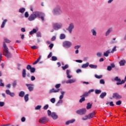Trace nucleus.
Returning a JSON list of instances; mask_svg holds the SVG:
<instances>
[{"instance_id": "1", "label": "nucleus", "mask_w": 126, "mask_h": 126, "mask_svg": "<svg viewBox=\"0 0 126 126\" xmlns=\"http://www.w3.org/2000/svg\"><path fill=\"white\" fill-rule=\"evenodd\" d=\"M2 48H3L4 52H5V54L4 55L5 57L7 58V59H11V58H12V54L9 52L8 48L5 42H3Z\"/></svg>"}, {"instance_id": "2", "label": "nucleus", "mask_w": 126, "mask_h": 126, "mask_svg": "<svg viewBox=\"0 0 126 126\" xmlns=\"http://www.w3.org/2000/svg\"><path fill=\"white\" fill-rule=\"evenodd\" d=\"M32 13L34 14V16H35V18H40L42 21H44L45 20L44 17L45 16V14L44 13H42V12L35 11L34 12H32Z\"/></svg>"}, {"instance_id": "3", "label": "nucleus", "mask_w": 126, "mask_h": 126, "mask_svg": "<svg viewBox=\"0 0 126 126\" xmlns=\"http://www.w3.org/2000/svg\"><path fill=\"white\" fill-rule=\"evenodd\" d=\"M52 13L54 15H60V14H62L63 11L62 10L61 6H57L55 7L52 10Z\"/></svg>"}, {"instance_id": "4", "label": "nucleus", "mask_w": 126, "mask_h": 126, "mask_svg": "<svg viewBox=\"0 0 126 126\" xmlns=\"http://www.w3.org/2000/svg\"><path fill=\"white\" fill-rule=\"evenodd\" d=\"M52 27L54 30L58 31L63 28V24L62 23H54L52 24Z\"/></svg>"}, {"instance_id": "5", "label": "nucleus", "mask_w": 126, "mask_h": 126, "mask_svg": "<svg viewBox=\"0 0 126 126\" xmlns=\"http://www.w3.org/2000/svg\"><path fill=\"white\" fill-rule=\"evenodd\" d=\"M61 95H60L59 97V100L56 104V106H57L58 107H59V106H61V105L63 104V101L62 99L63 98V96H64V94H65V92L63 91H61Z\"/></svg>"}, {"instance_id": "6", "label": "nucleus", "mask_w": 126, "mask_h": 126, "mask_svg": "<svg viewBox=\"0 0 126 126\" xmlns=\"http://www.w3.org/2000/svg\"><path fill=\"white\" fill-rule=\"evenodd\" d=\"M47 114L48 115L49 117H51L53 120H57V119L59 118V117L56 112H52L50 110H47Z\"/></svg>"}, {"instance_id": "7", "label": "nucleus", "mask_w": 126, "mask_h": 126, "mask_svg": "<svg viewBox=\"0 0 126 126\" xmlns=\"http://www.w3.org/2000/svg\"><path fill=\"white\" fill-rule=\"evenodd\" d=\"M63 46L64 48L69 49V48L72 46V43L69 41H65L63 42Z\"/></svg>"}, {"instance_id": "8", "label": "nucleus", "mask_w": 126, "mask_h": 126, "mask_svg": "<svg viewBox=\"0 0 126 126\" xmlns=\"http://www.w3.org/2000/svg\"><path fill=\"white\" fill-rule=\"evenodd\" d=\"M114 81H117L118 82L116 83L117 85H122V84H124L125 82H126L125 80H121L119 78V77H116L114 78Z\"/></svg>"}, {"instance_id": "9", "label": "nucleus", "mask_w": 126, "mask_h": 126, "mask_svg": "<svg viewBox=\"0 0 126 126\" xmlns=\"http://www.w3.org/2000/svg\"><path fill=\"white\" fill-rule=\"evenodd\" d=\"M73 29H74V24L73 23H71L69 24L68 27L66 29V30L68 31L70 34H71Z\"/></svg>"}, {"instance_id": "10", "label": "nucleus", "mask_w": 126, "mask_h": 126, "mask_svg": "<svg viewBox=\"0 0 126 126\" xmlns=\"http://www.w3.org/2000/svg\"><path fill=\"white\" fill-rule=\"evenodd\" d=\"M26 86L28 87L29 91L32 92L34 90V84H26Z\"/></svg>"}, {"instance_id": "11", "label": "nucleus", "mask_w": 126, "mask_h": 126, "mask_svg": "<svg viewBox=\"0 0 126 126\" xmlns=\"http://www.w3.org/2000/svg\"><path fill=\"white\" fill-rule=\"evenodd\" d=\"M112 98H114V99H116L117 100H120V99H122L123 98V96L118 93H114L113 94Z\"/></svg>"}, {"instance_id": "12", "label": "nucleus", "mask_w": 126, "mask_h": 126, "mask_svg": "<svg viewBox=\"0 0 126 126\" xmlns=\"http://www.w3.org/2000/svg\"><path fill=\"white\" fill-rule=\"evenodd\" d=\"M86 113V109L85 108H83L80 110H78L76 111V114L78 115H84Z\"/></svg>"}, {"instance_id": "13", "label": "nucleus", "mask_w": 126, "mask_h": 126, "mask_svg": "<svg viewBox=\"0 0 126 126\" xmlns=\"http://www.w3.org/2000/svg\"><path fill=\"white\" fill-rule=\"evenodd\" d=\"M49 122V119L47 117H42L39 120L40 124H44V123H48Z\"/></svg>"}, {"instance_id": "14", "label": "nucleus", "mask_w": 126, "mask_h": 126, "mask_svg": "<svg viewBox=\"0 0 126 126\" xmlns=\"http://www.w3.org/2000/svg\"><path fill=\"white\" fill-rule=\"evenodd\" d=\"M91 32L93 35V36H94V37H96L97 36V29L96 28H94L91 29Z\"/></svg>"}, {"instance_id": "15", "label": "nucleus", "mask_w": 126, "mask_h": 126, "mask_svg": "<svg viewBox=\"0 0 126 126\" xmlns=\"http://www.w3.org/2000/svg\"><path fill=\"white\" fill-rule=\"evenodd\" d=\"M36 16L34 14V13H32L30 15L29 17L28 18L29 21H34L35 20V19H36Z\"/></svg>"}, {"instance_id": "16", "label": "nucleus", "mask_w": 126, "mask_h": 126, "mask_svg": "<svg viewBox=\"0 0 126 126\" xmlns=\"http://www.w3.org/2000/svg\"><path fill=\"white\" fill-rule=\"evenodd\" d=\"M5 93L7 95H9L11 97H14L15 96V94L10 92L9 90H6Z\"/></svg>"}, {"instance_id": "17", "label": "nucleus", "mask_w": 126, "mask_h": 126, "mask_svg": "<svg viewBox=\"0 0 126 126\" xmlns=\"http://www.w3.org/2000/svg\"><path fill=\"white\" fill-rule=\"evenodd\" d=\"M60 89H58L57 90H55V89L53 88L51 90H50L49 93L51 94V93H58L60 92Z\"/></svg>"}, {"instance_id": "18", "label": "nucleus", "mask_w": 126, "mask_h": 126, "mask_svg": "<svg viewBox=\"0 0 126 126\" xmlns=\"http://www.w3.org/2000/svg\"><path fill=\"white\" fill-rule=\"evenodd\" d=\"M76 80L75 79H69L66 81V84H71L74 83Z\"/></svg>"}, {"instance_id": "19", "label": "nucleus", "mask_w": 126, "mask_h": 126, "mask_svg": "<svg viewBox=\"0 0 126 126\" xmlns=\"http://www.w3.org/2000/svg\"><path fill=\"white\" fill-rule=\"evenodd\" d=\"M112 31H113V28H110L109 29H108L105 32L106 37L109 36Z\"/></svg>"}, {"instance_id": "20", "label": "nucleus", "mask_w": 126, "mask_h": 126, "mask_svg": "<svg viewBox=\"0 0 126 126\" xmlns=\"http://www.w3.org/2000/svg\"><path fill=\"white\" fill-rule=\"evenodd\" d=\"M71 71H70V69H67L66 70V75H67V78L70 79L71 78V77H72V76L69 75V73H70Z\"/></svg>"}, {"instance_id": "21", "label": "nucleus", "mask_w": 126, "mask_h": 126, "mask_svg": "<svg viewBox=\"0 0 126 126\" xmlns=\"http://www.w3.org/2000/svg\"><path fill=\"white\" fill-rule=\"evenodd\" d=\"M126 60H121L119 62V64L120 65V66H124V65H125V64H126Z\"/></svg>"}, {"instance_id": "22", "label": "nucleus", "mask_w": 126, "mask_h": 126, "mask_svg": "<svg viewBox=\"0 0 126 126\" xmlns=\"http://www.w3.org/2000/svg\"><path fill=\"white\" fill-rule=\"evenodd\" d=\"M109 54H111V50H108L105 52L103 53L104 57H109Z\"/></svg>"}, {"instance_id": "23", "label": "nucleus", "mask_w": 126, "mask_h": 126, "mask_svg": "<svg viewBox=\"0 0 126 126\" xmlns=\"http://www.w3.org/2000/svg\"><path fill=\"white\" fill-rule=\"evenodd\" d=\"M106 96H107V93L103 92L100 94V95H99V97L101 98V99H104V98H105Z\"/></svg>"}, {"instance_id": "24", "label": "nucleus", "mask_w": 126, "mask_h": 126, "mask_svg": "<svg viewBox=\"0 0 126 126\" xmlns=\"http://www.w3.org/2000/svg\"><path fill=\"white\" fill-rule=\"evenodd\" d=\"M41 59H42V56L40 55L39 58L33 63V64H37L40 62Z\"/></svg>"}, {"instance_id": "25", "label": "nucleus", "mask_w": 126, "mask_h": 126, "mask_svg": "<svg viewBox=\"0 0 126 126\" xmlns=\"http://www.w3.org/2000/svg\"><path fill=\"white\" fill-rule=\"evenodd\" d=\"M95 116V112H93L90 114H89L88 116L89 117V119H92Z\"/></svg>"}, {"instance_id": "26", "label": "nucleus", "mask_w": 126, "mask_h": 126, "mask_svg": "<svg viewBox=\"0 0 126 126\" xmlns=\"http://www.w3.org/2000/svg\"><path fill=\"white\" fill-rule=\"evenodd\" d=\"M89 63L87 62L85 64H83L81 66L82 68H86V67H88L89 66Z\"/></svg>"}, {"instance_id": "27", "label": "nucleus", "mask_w": 126, "mask_h": 126, "mask_svg": "<svg viewBox=\"0 0 126 126\" xmlns=\"http://www.w3.org/2000/svg\"><path fill=\"white\" fill-rule=\"evenodd\" d=\"M7 22V19L4 20L2 23L1 25V28H3L4 27V26H5V24H6Z\"/></svg>"}, {"instance_id": "28", "label": "nucleus", "mask_w": 126, "mask_h": 126, "mask_svg": "<svg viewBox=\"0 0 126 126\" xmlns=\"http://www.w3.org/2000/svg\"><path fill=\"white\" fill-rule=\"evenodd\" d=\"M24 99L25 102H28L29 100V94H26L24 96Z\"/></svg>"}, {"instance_id": "29", "label": "nucleus", "mask_w": 126, "mask_h": 126, "mask_svg": "<svg viewBox=\"0 0 126 126\" xmlns=\"http://www.w3.org/2000/svg\"><path fill=\"white\" fill-rule=\"evenodd\" d=\"M37 32V30L35 29H33L32 31L29 32L30 35H33V34H35V33Z\"/></svg>"}, {"instance_id": "30", "label": "nucleus", "mask_w": 126, "mask_h": 126, "mask_svg": "<svg viewBox=\"0 0 126 126\" xmlns=\"http://www.w3.org/2000/svg\"><path fill=\"white\" fill-rule=\"evenodd\" d=\"M26 9L24 7L21 8L19 9V12L20 13H24Z\"/></svg>"}, {"instance_id": "31", "label": "nucleus", "mask_w": 126, "mask_h": 126, "mask_svg": "<svg viewBox=\"0 0 126 126\" xmlns=\"http://www.w3.org/2000/svg\"><path fill=\"white\" fill-rule=\"evenodd\" d=\"M11 42V41H10V40L7 39V38L4 37V42H3V43L5 42V43H7V44H9V43H10Z\"/></svg>"}, {"instance_id": "32", "label": "nucleus", "mask_w": 126, "mask_h": 126, "mask_svg": "<svg viewBox=\"0 0 126 126\" xmlns=\"http://www.w3.org/2000/svg\"><path fill=\"white\" fill-rule=\"evenodd\" d=\"M89 67L91 68H93L94 69H96V68H97V67H98V66H97V65H94L93 64H91L89 65Z\"/></svg>"}, {"instance_id": "33", "label": "nucleus", "mask_w": 126, "mask_h": 126, "mask_svg": "<svg viewBox=\"0 0 126 126\" xmlns=\"http://www.w3.org/2000/svg\"><path fill=\"white\" fill-rule=\"evenodd\" d=\"M26 70L25 69H23V71H22V77L24 78H25V77H26Z\"/></svg>"}, {"instance_id": "34", "label": "nucleus", "mask_w": 126, "mask_h": 126, "mask_svg": "<svg viewBox=\"0 0 126 126\" xmlns=\"http://www.w3.org/2000/svg\"><path fill=\"white\" fill-rule=\"evenodd\" d=\"M65 34L64 33H61L60 36V39L61 40H63L65 38Z\"/></svg>"}, {"instance_id": "35", "label": "nucleus", "mask_w": 126, "mask_h": 126, "mask_svg": "<svg viewBox=\"0 0 126 126\" xmlns=\"http://www.w3.org/2000/svg\"><path fill=\"white\" fill-rule=\"evenodd\" d=\"M74 122H75V120H74V119L69 120L66 122V125H69V124H73V123H74Z\"/></svg>"}, {"instance_id": "36", "label": "nucleus", "mask_w": 126, "mask_h": 126, "mask_svg": "<svg viewBox=\"0 0 126 126\" xmlns=\"http://www.w3.org/2000/svg\"><path fill=\"white\" fill-rule=\"evenodd\" d=\"M24 95H25L24 91H21L19 94V96L20 97H24Z\"/></svg>"}, {"instance_id": "37", "label": "nucleus", "mask_w": 126, "mask_h": 126, "mask_svg": "<svg viewBox=\"0 0 126 126\" xmlns=\"http://www.w3.org/2000/svg\"><path fill=\"white\" fill-rule=\"evenodd\" d=\"M92 107V104L90 103V102H89L87 103V106L86 107L87 110H89L90 109H91Z\"/></svg>"}, {"instance_id": "38", "label": "nucleus", "mask_w": 126, "mask_h": 126, "mask_svg": "<svg viewBox=\"0 0 126 126\" xmlns=\"http://www.w3.org/2000/svg\"><path fill=\"white\" fill-rule=\"evenodd\" d=\"M80 98H81L79 100L80 103H82V102H84V101H85V97L82 96V95L80 96Z\"/></svg>"}, {"instance_id": "39", "label": "nucleus", "mask_w": 126, "mask_h": 126, "mask_svg": "<svg viewBox=\"0 0 126 126\" xmlns=\"http://www.w3.org/2000/svg\"><path fill=\"white\" fill-rule=\"evenodd\" d=\"M94 77H95V78H97V79H101V78L103 77V75H98L97 74H95Z\"/></svg>"}, {"instance_id": "40", "label": "nucleus", "mask_w": 126, "mask_h": 126, "mask_svg": "<svg viewBox=\"0 0 126 126\" xmlns=\"http://www.w3.org/2000/svg\"><path fill=\"white\" fill-rule=\"evenodd\" d=\"M89 95V93L88 92H85L82 95V97H84V98H85V97H88V96Z\"/></svg>"}, {"instance_id": "41", "label": "nucleus", "mask_w": 126, "mask_h": 126, "mask_svg": "<svg viewBox=\"0 0 126 126\" xmlns=\"http://www.w3.org/2000/svg\"><path fill=\"white\" fill-rule=\"evenodd\" d=\"M69 67V66L68 64H66L64 66H62V69H63V70H65V69L68 68Z\"/></svg>"}, {"instance_id": "42", "label": "nucleus", "mask_w": 126, "mask_h": 126, "mask_svg": "<svg viewBox=\"0 0 126 126\" xmlns=\"http://www.w3.org/2000/svg\"><path fill=\"white\" fill-rule=\"evenodd\" d=\"M117 51V46H114V48L112 49V50L111 51V52H110V53H111L112 54H113V53H114L115 52H116Z\"/></svg>"}, {"instance_id": "43", "label": "nucleus", "mask_w": 126, "mask_h": 126, "mask_svg": "<svg viewBox=\"0 0 126 126\" xmlns=\"http://www.w3.org/2000/svg\"><path fill=\"white\" fill-rule=\"evenodd\" d=\"M13 87H16V85H17V81L16 80H15L12 83Z\"/></svg>"}, {"instance_id": "44", "label": "nucleus", "mask_w": 126, "mask_h": 126, "mask_svg": "<svg viewBox=\"0 0 126 126\" xmlns=\"http://www.w3.org/2000/svg\"><path fill=\"white\" fill-rule=\"evenodd\" d=\"M101 92H102L101 90H97V89L95 90V94H100V93H101Z\"/></svg>"}, {"instance_id": "45", "label": "nucleus", "mask_w": 126, "mask_h": 126, "mask_svg": "<svg viewBox=\"0 0 126 126\" xmlns=\"http://www.w3.org/2000/svg\"><path fill=\"white\" fill-rule=\"evenodd\" d=\"M52 61H53V62H56V61H58V58H57V57L52 56Z\"/></svg>"}, {"instance_id": "46", "label": "nucleus", "mask_w": 126, "mask_h": 126, "mask_svg": "<svg viewBox=\"0 0 126 126\" xmlns=\"http://www.w3.org/2000/svg\"><path fill=\"white\" fill-rule=\"evenodd\" d=\"M36 37L41 38L42 37V35L41 34V32H38L36 33Z\"/></svg>"}, {"instance_id": "47", "label": "nucleus", "mask_w": 126, "mask_h": 126, "mask_svg": "<svg viewBox=\"0 0 126 126\" xmlns=\"http://www.w3.org/2000/svg\"><path fill=\"white\" fill-rule=\"evenodd\" d=\"M35 71H36V68H35V67L31 68V72H32V73H34V72H35Z\"/></svg>"}, {"instance_id": "48", "label": "nucleus", "mask_w": 126, "mask_h": 126, "mask_svg": "<svg viewBox=\"0 0 126 126\" xmlns=\"http://www.w3.org/2000/svg\"><path fill=\"white\" fill-rule=\"evenodd\" d=\"M50 102L52 103L53 104H55L56 103V98H52L50 99Z\"/></svg>"}, {"instance_id": "49", "label": "nucleus", "mask_w": 126, "mask_h": 126, "mask_svg": "<svg viewBox=\"0 0 126 126\" xmlns=\"http://www.w3.org/2000/svg\"><path fill=\"white\" fill-rule=\"evenodd\" d=\"M88 119H89L88 115H86L84 117H83L82 120H83V121H86V120H88Z\"/></svg>"}, {"instance_id": "50", "label": "nucleus", "mask_w": 126, "mask_h": 126, "mask_svg": "<svg viewBox=\"0 0 126 126\" xmlns=\"http://www.w3.org/2000/svg\"><path fill=\"white\" fill-rule=\"evenodd\" d=\"M96 56L98 58H101V57H102V53H101V52H97V54H96Z\"/></svg>"}, {"instance_id": "51", "label": "nucleus", "mask_w": 126, "mask_h": 126, "mask_svg": "<svg viewBox=\"0 0 126 126\" xmlns=\"http://www.w3.org/2000/svg\"><path fill=\"white\" fill-rule=\"evenodd\" d=\"M42 106L41 105H37L35 107V110H40Z\"/></svg>"}, {"instance_id": "52", "label": "nucleus", "mask_w": 126, "mask_h": 126, "mask_svg": "<svg viewBox=\"0 0 126 126\" xmlns=\"http://www.w3.org/2000/svg\"><path fill=\"white\" fill-rule=\"evenodd\" d=\"M29 17V13H28V12H26L25 13V17H26V18H28Z\"/></svg>"}, {"instance_id": "53", "label": "nucleus", "mask_w": 126, "mask_h": 126, "mask_svg": "<svg viewBox=\"0 0 126 126\" xmlns=\"http://www.w3.org/2000/svg\"><path fill=\"white\" fill-rule=\"evenodd\" d=\"M100 84H105V81L104 79H101L99 81Z\"/></svg>"}, {"instance_id": "54", "label": "nucleus", "mask_w": 126, "mask_h": 126, "mask_svg": "<svg viewBox=\"0 0 126 126\" xmlns=\"http://www.w3.org/2000/svg\"><path fill=\"white\" fill-rule=\"evenodd\" d=\"M48 108H49V104H46L45 106L43 107V109L48 110Z\"/></svg>"}, {"instance_id": "55", "label": "nucleus", "mask_w": 126, "mask_h": 126, "mask_svg": "<svg viewBox=\"0 0 126 126\" xmlns=\"http://www.w3.org/2000/svg\"><path fill=\"white\" fill-rule=\"evenodd\" d=\"M60 87H61V84H57L55 85V88L56 89L60 88Z\"/></svg>"}, {"instance_id": "56", "label": "nucleus", "mask_w": 126, "mask_h": 126, "mask_svg": "<svg viewBox=\"0 0 126 126\" xmlns=\"http://www.w3.org/2000/svg\"><path fill=\"white\" fill-rule=\"evenodd\" d=\"M116 105H120L122 104V101L121 100H118L116 102Z\"/></svg>"}, {"instance_id": "57", "label": "nucleus", "mask_w": 126, "mask_h": 126, "mask_svg": "<svg viewBox=\"0 0 126 126\" xmlns=\"http://www.w3.org/2000/svg\"><path fill=\"white\" fill-rule=\"evenodd\" d=\"M54 47V44L53 43H51L49 45V47L50 48V50H52V49H53Z\"/></svg>"}, {"instance_id": "58", "label": "nucleus", "mask_w": 126, "mask_h": 126, "mask_svg": "<svg viewBox=\"0 0 126 126\" xmlns=\"http://www.w3.org/2000/svg\"><path fill=\"white\" fill-rule=\"evenodd\" d=\"M32 68L31 65L29 64L27 66V69H28V70H31Z\"/></svg>"}, {"instance_id": "59", "label": "nucleus", "mask_w": 126, "mask_h": 126, "mask_svg": "<svg viewBox=\"0 0 126 126\" xmlns=\"http://www.w3.org/2000/svg\"><path fill=\"white\" fill-rule=\"evenodd\" d=\"M35 79H36V78L35 77V76H31V80L32 81H34V80H35Z\"/></svg>"}, {"instance_id": "60", "label": "nucleus", "mask_w": 126, "mask_h": 126, "mask_svg": "<svg viewBox=\"0 0 126 126\" xmlns=\"http://www.w3.org/2000/svg\"><path fill=\"white\" fill-rule=\"evenodd\" d=\"M107 70L108 71H111V70H112V66H107Z\"/></svg>"}, {"instance_id": "61", "label": "nucleus", "mask_w": 126, "mask_h": 126, "mask_svg": "<svg viewBox=\"0 0 126 126\" xmlns=\"http://www.w3.org/2000/svg\"><path fill=\"white\" fill-rule=\"evenodd\" d=\"M25 121H26V118H25V117H23L21 118V122H22L23 123H24Z\"/></svg>"}, {"instance_id": "62", "label": "nucleus", "mask_w": 126, "mask_h": 126, "mask_svg": "<svg viewBox=\"0 0 126 126\" xmlns=\"http://www.w3.org/2000/svg\"><path fill=\"white\" fill-rule=\"evenodd\" d=\"M17 65H18V69L19 70H20V69H21V67H20V66H21V64L18 63Z\"/></svg>"}, {"instance_id": "63", "label": "nucleus", "mask_w": 126, "mask_h": 126, "mask_svg": "<svg viewBox=\"0 0 126 126\" xmlns=\"http://www.w3.org/2000/svg\"><path fill=\"white\" fill-rule=\"evenodd\" d=\"M52 55H53V53L52 52H50L47 57L48 59H50V58H52Z\"/></svg>"}, {"instance_id": "64", "label": "nucleus", "mask_w": 126, "mask_h": 126, "mask_svg": "<svg viewBox=\"0 0 126 126\" xmlns=\"http://www.w3.org/2000/svg\"><path fill=\"white\" fill-rule=\"evenodd\" d=\"M4 106V102L0 101V107H3Z\"/></svg>"}]
</instances>
